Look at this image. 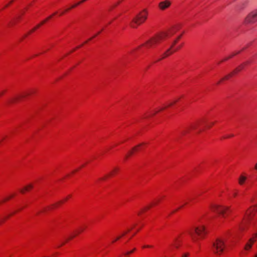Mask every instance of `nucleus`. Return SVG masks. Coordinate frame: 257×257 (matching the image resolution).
I'll use <instances>...</instances> for the list:
<instances>
[{
	"mask_svg": "<svg viewBox=\"0 0 257 257\" xmlns=\"http://www.w3.org/2000/svg\"><path fill=\"white\" fill-rule=\"evenodd\" d=\"M181 38V35H180L178 36L176 40H174V41L173 42L172 44L171 45L170 48L167 50L161 56V58H160L158 61H161L162 59H164L168 56L172 55L173 53H174L175 52L178 51L179 50L181 47L182 45L175 46L176 44L178 43L179 41L180 40Z\"/></svg>",
	"mask_w": 257,
	"mask_h": 257,
	"instance_id": "nucleus-5",
	"label": "nucleus"
},
{
	"mask_svg": "<svg viewBox=\"0 0 257 257\" xmlns=\"http://www.w3.org/2000/svg\"><path fill=\"white\" fill-rule=\"evenodd\" d=\"M148 11L147 9L143 10L130 22V27L133 28H137L140 25L143 24L147 19Z\"/></svg>",
	"mask_w": 257,
	"mask_h": 257,
	"instance_id": "nucleus-2",
	"label": "nucleus"
},
{
	"mask_svg": "<svg viewBox=\"0 0 257 257\" xmlns=\"http://www.w3.org/2000/svg\"><path fill=\"white\" fill-rule=\"evenodd\" d=\"M136 248H135L134 249H133L131 251H127L125 253V255H128V254H130L132 253H133L135 250Z\"/></svg>",
	"mask_w": 257,
	"mask_h": 257,
	"instance_id": "nucleus-25",
	"label": "nucleus"
},
{
	"mask_svg": "<svg viewBox=\"0 0 257 257\" xmlns=\"http://www.w3.org/2000/svg\"><path fill=\"white\" fill-rule=\"evenodd\" d=\"M14 1H15V0H12V1L10 2V3H9V4H8V5L6 6V7H8V5H10L11 4H12V3Z\"/></svg>",
	"mask_w": 257,
	"mask_h": 257,
	"instance_id": "nucleus-33",
	"label": "nucleus"
},
{
	"mask_svg": "<svg viewBox=\"0 0 257 257\" xmlns=\"http://www.w3.org/2000/svg\"><path fill=\"white\" fill-rule=\"evenodd\" d=\"M177 100H178V99H176V100H175L174 101H173V102H170V103H169V104L167 106L161 108L159 110V111L163 110L165 108H166V107H167L168 106H170L172 105L174 103H175L176 102H177ZM158 111H159V110L158 111H156L154 113H153L152 114V115H154L155 114L157 113Z\"/></svg>",
	"mask_w": 257,
	"mask_h": 257,
	"instance_id": "nucleus-17",
	"label": "nucleus"
},
{
	"mask_svg": "<svg viewBox=\"0 0 257 257\" xmlns=\"http://www.w3.org/2000/svg\"><path fill=\"white\" fill-rule=\"evenodd\" d=\"M196 127H197V124H195V125H193L192 126V128L193 129L196 128Z\"/></svg>",
	"mask_w": 257,
	"mask_h": 257,
	"instance_id": "nucleus-32",
	"label": "nucleus"
},
{
	"mask_svg": "<svg viewBox=\"0 0 257 257\" xmlns=\"http://www.w3.org/2000/svg\"><path fill=\"white\" fill-rule=\"evenodd\" d=\"M225 248V244L223 240L218 238L213 243L211 250L217 255H220Z\"/></svg>",
	"mask_w": 257,
	"mask_h": 257,
	"instance_id": "nucleus-6",
	"label": "nucleus"
},
{
	"mask_svg": "<svg viewBox=\"0 0 257 257\" xmlns=\"http://www.w3.org/2000/svg\"><path fill=\"white\" fill-rule=\"evenodd\" d=\"M189 254L188 252H186L184 253L181 257H188L189 256Z\"/></svg>",
	"mask_w": 257,
	"mask_h": 257,
	"instance_id": "nucleus-26",
	"label": "nucleus"
},
{
	"mask_svg": "<svg viewBox=\"0 0 257 257\" xmlns=\"http://www.w3.org/2000/svg\"><path fill=\"white\" fill-rule=\"evenodd\" d=\"M130 230H131V229H128V230H127V231H126V232H124L122 234V235H121V237H122V236H124V235H125V234L127 232L130 231Z\"/></svg>",
	"mask_w": 257,
	"mask_h": 257,
	"instance_id": "nucleus-28",
	"label": "nucleus"
},
{
	"mask_svg": "<svg viewBox=\"0 0 257 257\" xmlns=\"http://www.w3.org/2000/svg\"><path fill=\"white\" fill-rule=\"evenodd\" d=\"M257 22V9L249 13L244 20L245 25L254 24Z\"/></svg>",
	"mask_w": 257,
	"mask_h": 257,
	"instance_id": "nucleus-8",
	"label": "nucleus"
},
{
	"mask_svg": "<svg viewBox=\"0 0 257 257\" xmlns=\"http://www.w3.org/2000/svg\"><path fill=\"white\" fill-rule=\"evenodd\" d=\"M116 169H114V170L112 172H110L108 175L105 176L104 177L101 178L100 179L102 180H105L108 176L112 175L113 172L116 171Z\"/></svg>",
	"mask_w": 257,
	"mask_h": 257,
	"instance_id": "nucleus-21",
	"label": "nucleus"
},
{
	"mask_svg": "<svg viewBox=\"0 0 257 257\" xmlns=\"http://www.w3.org/2000/svg\"><path fill=\"white\" fill-rule=\"evenodd\" d=\"M33 186L32 184H29L24 187V189L20 190L22 193H24L25 191H28L29 189L33 188Z\"/></svg>",
	"mask_w": 257,
	"mask_h": 257,
	"instance_id": "nucleus-14",
	"label": "nucleus"
},
{
	"mask_svg": "<svg viewBox=\"0 0 257 257\" xmlns=\"http://www.w3.org/2000/svg\"><path fill=\"white\" fill-rule=\"evenodd\" d=\"M247 178L243 176V175H240L238 178V183L240 185H242L245 181H246Z\"/></svg>",
	"mask_w": 257,
	"mask_h": 257,
	"instance_id": "nucleus-13",
	"label": "nucleus"
},
{
	"mask_svg": "<svg viewBox=\"0 0 257 257\" xmlns=\"http://www.w3.org/2000/svg\"><path fill=\"white\" fill-rule=\"evenodd\" d=\"M254 257H257V253L255 255Z\"/></svg>",
	"mask_w": 257,
	"mask_h": 257,
	"instance_id": "nucleus-40",
	"label": "nucleus"
},
{
	"mask_svg": "<svg viewBox=\"0 0 257 257\" xmlns=\"http://www.w3.org/2000/svg\"><path fill=\"white\" fill-rule=\"evenodd\" d=\"M70 10H71V8H68V9L64 10V11H63L62 12H61L60 13L59 16H62L64 15L66 13L68 12Z\"/></svg>",
	"mask_w": 257,
	"mask_h": 257,
	"instance_id": "nucleus-20",
	"label": "nucleus"
},
{
	"mask_svg": "<svg viewBox=\"0 0 257 257\" xmlns=\"http://www.w3.org/2000/svg\"><path fill=\"white\" fill-rule=\"evenodd\" d=\"M151 206H152V205H150L149 206L145 207L144 209H142V211H144L145 210H147L150 209V207H151Z\"/></svg>",
	"mask_w": 257,
	"mask_h": 257,
	"instance_id": "nucleus-24",
	"label": "nucleus"
},
{
	"mask_svg": "<svg viewBox=\"0 0 257 257\" xmlns=\"http://www.w3.org/2000/svg\"><path fill=\"white\" fill-rule=\"evenodd\" d=\"M233 136V135H229V136H226L224 137V138H228L232 137Z\"/></svg>",
	"mask_w": 257,
	"mask_h": 257,
	"instance_id": "nucleus-29",
	"label": "nucleus"
},
{
	"mask_svg": "<svg viewBox=\"0 0 257 257\" xmlns=\"http://www.w3.org/2000/svg\"><path fill=\"white\" fill-rule=\"evenodd\" d=\"M186 132H187V131H183V132H182V135H184V134H185Z\"/></svg>",
	"mask_w": 257,
	"mask_h": 257,
	"instance_id": "nucleus-35",
	"label": "nucleus"
},
{
	"mask_svg": "<svg viewBox=\"0 0 257 257\" xmlns=\"http://www.w3.org/2000/svg\"><path fill=\"white\" fill-rule=\"evenodd\" d=\"M254 169L257 171V163L255 164Z\"/></svg>",
	"mask_w": 257,
	"mask_h": 257,
	"instance_id": "nucleus-34",
	"label": "nucleus"
},
{
	"mask_svg": "<svg viewBox=\"0 0 257 257\" xmlns=\"http://www.w3.org/2000/svg\"><path fill=\"white\" fill-rule=\"evenodd\" d=\"M169 37V36L168 33L165 32H160L151 37L144 44L138 46L137 49L139 50L142 47H145L146 49L155 48Z\"/></svg>",
	"mask_w": 257,
	"mask_h": 257,
	"instance_id": "nucleus-1",
	"label": "nucleus"
},
{
	"mask_svg": "<svg viewBox=\"0 0 257 257\" xmlns=\"http://www.w3.org/2000/svg\"><path fill=\"white\" fill-rule=\"evenodd\" d=\"M84 228H80L79 230H78L76 233H75L73 235H71L67 239V240H69V239H71V238H72L73 237H74L75 235H76L78 233L81 232V231H83L84 230Z\"/></svg>",
	"mask_w": 257,
	"mask_h": 257,
	"instance_id": "nucleus-18",
	"label": "nucleus"
},
{
	"mask_svg": "<svg viewBox=\"0 0 257 257\" xmlns=\"http://www.w3.org/2000/svg\"><path fill=\"white\" fill-rule=\"evenodd\" d=\"M257 237V233H255L253 234V237L252 238H251L249 239L248 241L246 243L244 249L245 250H248L250 249L252 244L255 241V238Z\"/></svg>",
	"mask_w": 257,
	"mask_h": 257,
	"instance_id": "nucleus-12",
	"label": "nucleus"
},
{
	"mask_svg": "<svg viewBox=\"0 0 257 257\" xmlns=\"http://www.w3.org/2000/svg\"><path fill=\"white\" fill-rule=\"evenodd\" d=\"M25 95H21V96L17 97H16V98H14V99H13V100H11L10 102H11H11H15L16 100H18V99H19V98H20V97H25Z\"/></svg>",
	"mask_w": 257,
	"mask_h": 257,
	"instance_id": "nucleus-22",
	"label": "nucleus"
},
{
	"mask_svg": "<svg viewBox=\"0 0 257 257\" xmlns=\"http://www.w3.org/2000/svg\"><path fill=\"white\" fill-rule=\"evenodd\" d=\"M57 12L54 13L52 15L49 16L46 19L44 20L43 21H42L40 24H38L36 27H35L34 28H33L29 32V34H31L33 32H34L35 30H36L37 29L40 28L42 25L44 24L45 23H46L48 21H49L50 19H51L54 16H55Z\"/></svg>",
	"mask_w": 257,
	"mask_h": 257,
	"instance_id": "nucleus-11",
	"label": "nucleus"
},
{
	"mask_svg": "<svg viewBox=\"0 0 257 257\" xmlns=\"http://www.w3.org/2000/svg\"><path fill=\"white\" fill-rule=\"evenodd\" d=\"M152 246L151 245H144L143 246L144 248L145 247H152Z\"/></svg>",
	"mask_w": 257,
	"mask_h": 257,
	"instance_id": "nucleus-31",
	"label": "nucleus"
},
{
	"mask_svg": "<svg viewBox=\"0 0 257 257\" xmlns=\"http://www.w3.org/2000/svg\"><path fill=\"white\" fill-rule=\"evenodd\" d=\"M240 53L239 51H235L232 52L225 59V60H227L229 59H230L235 56L236 55L239 54Z\"/></svg>",
	"mask_w": 257,
	"mask_h": 257,
	"instance_id": "nucleus-15",
	"label": "nucleus"
},
{
	"mask_svg": "<svg viewBox=\"0 0 257 257\" xmlns=\"http://www.w3.org/2000/svg\"><path fill=\"white\" fill-rule=\"evenodd\" d=\"M77 170H75V171H73V173H74L75 172L77 171Z\"/></svg>",
	"mask_w": 257,
	"mask_h": 257,
	"instance_id": "nucleus-39",
	"label": "nucleus"
},
{
	"mask_svg": "<svg viewBox=\"0 0 257 257\" xmlns=\"http://www.w3.org/2000/svg\"><path fill=\"white\" fill-rule=\"evenodd\" d=\"M13 197V195H12V196H11L10 197H8V198H7L5 199H4V201H6V200H9L10 198H11V197Z\"/></svg>",
	"mask_w": 257,
	"mask_h": 257,
	"instance_id": "nucleus-30",
	"label": "nucleus"
},
{
	"mask_svg": "<svg viewBox=\"0 0 257 257\" xmlns=\"http://www.w3.org/2000/svg\"><path fill=\"white\" fill-rule=\"evenodd\" d=\"M62 202H63V201H60V202H59V203H62Z\"/></svg>",
	"mask_w": 257,
	"mask_h": 257,
	"instance_id": "nucleus-38",
	"label": "nucleus"
},
{
	"mask_svg": "<svg viewBox=\"0 0 257 257\" xmlns=\"http://www.w3.org/2000/svg\"><path fill=\"white\" fill-rule=\"evenodd\" d=\"M211 209L213 212H216L220 215L225 217V215L229 212V207L220 206L217 205H213L211 206Z\"/></svg>",
	"mask_w": 257,
	"mask_h": 257,
	"instance_id": "nucleus-9",
	"label": "nucleus"
},
{
	"mask_svg": "<svg viewBox=\"0 0 257 257\" xmlns=\"http://www.w3.org/2000/svg\"><path fill=\"white\" fill-rule=\"evenodd\" d=\"M257 211V205H254L250 207L246 213V219H245L242 225L240 226V228L243 230L245 229V226L247 223L248 220L251 219L252 216H254L255 212Z\"/></svg>",
	"mask_w": 257,
	"mask_h": 257,
	"instance_id": "nucleus-7",
	"label": "nucleus"
},
{
	"mask_svg": "<svg viewBox=\"0 0 257 257\" xmlns=\"http://www.w3.org/2000/svg\"><path fill=\"white\" fill-rule=\"evenodd\" d=\"M32 3L28 5V7H29V6H30H30H32Z\"/></svg>",
	"mask_w": 257,
	"mask_h": 257,
	"instance_id": "nucleus-37",
	"label": "nucleus"
},
{
	"mask_svg": "<svg viewBox=\"0 0 257 257\" xmlns=\"http://www.w3.org/2000/svg\"><path fill=\"white\" fill-rule=\"evenodd\" d=\"M250 60H247L245 62H243L242 64L237 66L235 69H234L232 71L226 74L222 80H227L230 79H233L235 78V76L241 70L244 69L245 67L250 64L251 63Z\"/></svg>",
	"mask_w": 257,
	"mask_h": 257,
	"instance_id": "nucleus-4",
	"label": "nucleus"
},
{
	"mask_svg": "<svg viewBox=\"0 0 257 257\" xmlns=\"http://www.w3.org/2000/svg\"><path fill=\"white\" fill-rule=\"evenodd\" d=\"M236 195H237V192H235L233 193V196H234V197H235Z\"/></svg>",
	"mask_w": 257,
	"mask_h": 257,
	"instance_id": "nucleus-36",
	"label": "nucleus"
},
{
	"mask_svg": "<svg viewBox=\"0 0 257 257\" xmlns=\"http://www.w3.org/2000/svg\"><path fill=\"white\" fill-rule=\"evenodd\" d=\"M141 145H142V144H140V145H138V146H136V147H134V148L133 149V151H130V152L128 153V155H126V156H125V159H126V158L128 157V156L129 155H131L133 154V151H137V148H138V147H140V146H141Z\"/></svg>",
	"mask_w": 257,
	"mask_h": 257,
	"instance_id": "nucleus-19",
	"label": "nucleus"
},
{
	"mask_svg": "<svg viewBox=\"0 0 257 257\" xmlns=\"http://www.w3.org/2000/svg\"><path fill=\"white\" fill-rule=\"evenodd\" d=\"M171 5V2L169 0H165L159 3L158 7L161 11H165L168 9Z\"/></svg>",
	"mask_w": 257,
	"mask_h": 257,
	"instance_id": "nucleus-10",
	"label": "nucleus"
},
{
	"mask_svg": "<svg viewBox=\"0 0 257 257\" xmlns=\"http://www.w3.org/2000/svg\"><path fill=\"white\" fill-rule=\"evenodd\" d=\"M172 245L174 247L178 248L180 246V243L177 238H175L174 240V242L172 244Z\"/></svg>",
	"mask_w": 257,
	"mask_h": 257,
	"instance_id": "nucleus-16",
	"label": "nucleus"
},
{
	"mask_svg": "<svg viewBox=\"0 0 257 257\" xmlns=\"http://www.w3.org/2000/svg\"><path fill=\"white\" fill-rule=\"evenodd\" d=\"M101 32H99L97 34H96V35H95L93 37H92V38L89 39L87 41H86L84 43H87L89 41H90L91 40H92L93 38H95L97 35H99L100 33Z\"/></svg>",
	"mask_w": 257,
	"mask_h": 257,
	"instance_id": "nucleus-23",
	"label": "nucleus"
},
{
	"mask_svg": "<svg viewBox=\"0 0 257 257\" xmlns=\"http://www.w3.org/2000/svg\"><path fill=\"white\" fill-rule=\"evenodd\" d=\"M188 233L192 240L196 242L198 239V236H199L200 238H203L207 233V231L204 226L201 225L195 228L193 230H189Z\"/></svg>",
	"mask_w": 257,
	"mask_h": 257,
	"instance_id": "nucleus-3",
	"label": "nucleus"
},
{
	"mask_svg": "<svg viewBox=\"0 0 257 257\" xmlns=\"http://www.w3.org/2000/svg\"><path fill=\"white\" fill-rule=\"evenodd\" d=\"M121 237V236H118L115 240H114L112 242H114L115 241H116V240H118V239H119Z\"/></svg>",
	"mask_w": 257,
	"mask_h": 257,
	"instance_id": "nucleus-27",
	"label": "nucleus"
}]
</instances>
